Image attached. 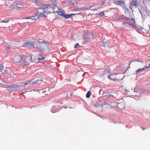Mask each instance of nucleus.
<instances>
[{
    "mask_svg": "<svg viewBox=\"0 0 150 150\" xmlns=\"http://www.w3.org/2000/svg\"><path fill=\"white\" fill-rule=\"evenodd\" d=\"M42 6L37 10V14L40 17H46L50 12L47 9H49V8H52V7L50 4H42Z\"/></svg>",
    "mask_w": 150,
    "mask_h": 150,
    "instance_id": "obj_1",
    "label": "nucleus"
},
{
    "mask_svg": "<svg viewBox=\"0 0 150 150\" xmlns=\"http://www.w3.org/2000/svg\"><path fill=\"white\" fill-rule=\"evenodd\" d=\"M32 56L31 54L28 55H23L22 60L21 62V64L22 65H23L24 64V66L27 64L29 65V64L30 62L35 63L37 61L36 59H32Z\"/></svg>",
    "mask_w": 150,
    "mask_h": 150,
    "instance_id": "obj_2",
    "label": "nucleus"
},
{
    "mask_svg": "<svg viewBox=\"0 0 150 150\" xmlns=\"http://www.w3.org/2000/svg\"><path fill=\"white\" fill-rule=\"evenodd\" d=\"M108 78L113 81H120L125 77L124 73H113L108 76Z\"/></svg>",
    "mask_w": 150,
    "mask_h": 150,
    "instance_id": "obj_3",
    "label": "nucleus"
},
{
    "mask_svg": "<svg viewBox=\"0 0 150 150\" xmlns=\"http://www.w3.org/2000/svg\"><path fill=\"white\" fill-rule=\"evenodd\" d=\"M139 11L141 15L142 18L143 20H145L144 17H145V14H147L149 15L150 14V11L146 6L142 8L141 10L139 9Z\"/></svg>",
    "mask_w": 150,
    "mask_h": 150,
    "instance_id": "obj_4",
    "label": "nucleus"
},
{
    "mask_svg": "<svg viewBox=\"0 0 150 150\" xmlns=\"http://www.w3.org/2000/svg\"><path fill=\"white\" fill-rule=\"evenodd\" d=\"M127 25L132 27H136V24H135V20L133 18H129L126 21Z\"/></svg>",
    "mask_w": 150,
    "mask_h": 150,
    "instance_id": "obj_5",
    "label": "nucleus"
},
{
    "mask_svg": "<svg viewBox=\"0 0 150 150\" xmlns=\"http://www.w3.org/2000/svg\"><path fill=\"white\" fill-rule=\"evenodd\" d=\"M18 88V86L16 84H13L11 87L7 88L10 92H13L17 91Z\"/></svg>",
    "mask_w": 150,
    "mask_h": 150,
    "instance_id": "obj_6",
    "label": "nucleus"
},
{
    "mask_svg": "<svg viewBox=\"0 0 150 150\" xmlns=\"http://www.w3.org/2000/svg\"><path fill=\"white\" fill-rule=\"evenodd\" d=\"M23 55H16L14 57V62L16 63L21 62L22 60Z\"/></svg>",
    "mask_w": 150,
    "mask_h": 150,
    "instance_id": "obj_7",
    "label": "nucleus"
},
{
    "mask_svg": "<svg viewBox=\"0 0 150 150\" xmlns=\"http://www.w3.org/2000/svg\"><path fill=\"white\" fill-rule=\"evenodd\" d=\"M25 45L28 47H34V42L31 41H28L25 43Z\"/></svg>",
    "mask_w": 150,
    "mask_h": 150,
    "instance_id": "obj_8",
    "label": "nucleus"
},
{
    "mask_svg": "<svg viewBox=\"0 0 150 150\" xmlns=\"http://www.w3.org/2000/svg\"><path fill=\"white\" fill-rule=\"evenodd\" d=\"M4 67L3 65L2 64H0V72L2 73L7 74L8 73V71L5 69L4 70Z\"/></svg>",
    "mask_w": 150,
    "mask_h": 150,
    "instance_id": "obj_9",
    "label": "nucleus"
},
{
    "mask_svg": "<svg viewBox=\"0 0 150 150\" xmlns=\"http://www.w3.org/2000/svg\"><path fill=\"white\" fill-rule=\"evenodd\" d=\"M117 107L120 109H123L125 107L124 104L123 103H118L117 105Z\"/></svg>",
    "mask_w": 150,
    "mask_h": 150,
    "instance_id": "obj_10",
    "label": "nucleus"
},
{
    "mask_svg": "<svg viewBox=\"0 0 150 150\" xmlns=\"http://www.w3.org/2000/svg\"><path fill=\"white\" fill-rule=\"evenodd\" d=\"M137 0H132L130 1V5L136 7L137 6Z\"/></svg>",
    "mask_w": 150,
    "mask_h": 150,
    "instance_id": "obj_11",
    "label": "nucleus"
},
{
    "mask_svg": "<svg viewBox=\"0 0 150 150\" xmlns=\"http://www.w3.org/2000/svg\"><path fill=\"white\" fill-rule=\"evenodd\" d=\"M149 66H148L145 65V67L141 69H139L138 70H137L136 71V74H137L139 72H140L143 70H144L145 68L150 67V64H149Z\"/></svg>",
    "mask_w": 150,
    "mask_h": 150,
    "instance_id": "obj_12",
    "label": "nucleus"
},
{
    "mask_svg": "<svg viewBox=\"0 0 150 150\" xmlns=\"http://www.w3.org/2000/svg\"><path fill=\"white\" fill-rule=\"evenodd\" d=\"M39 17H39L38 16L36 15L35 16H32L30 18H25L27 19H30L31 20L35 21L37 20Z\"/></svg>",
    "mask_w": 150,
    "mask_h": 150,
    "instance_id": "obj_13",
    "label": "nucleus"
},
{
    "mask_svg": "<svg viewBox=\"0 0 150 150\" xmlns=\"http://www.w3.org/2000/svg\"><path fill=\"white\" fill-rule=\"evenodd\" d=\"M59 10L58 12V14L60 16L64 17L65 13L64 12V11H62L61 9H59Z\"/></svg>",
    "mask_w": 150,
    "mask_h": 150,
    "instance_id": "obj_14",
    "label": "nucleus"
},
{
    "mask_svg": "<svg viewBox=\"0 0 150 150\" xmlns=\"http://www.w3.org/2000/svg\"><path fill=\"white\" fill-rule=\"evenodd\" d=\"M38 41L39 43H43L44 44H46L47 46L49 44L48 42H47L45 41H43L41 39H39Z\"/></svg>",
    "mask_w": 150,
    "mask_h": 150,
    "instance_id": "obj_15",
    "label": "nucleus"
},
{
    "mask_svg": "<svg viewBox=\"0 0 150 150\" xmlns=\"http://www.w3.org/2000/svg\"><path fill=\"white\" fill-rule=\"evenodd\" d=\"M76 14L72 13L70 14L66 15V14H65L64 17L68 19L70 18L72 15H75Z\"/></svg>",
    "mask_w": 150,
    "mask_h": 150,
    "instance_id": "obj_16",
    "label": "nucleus"
},
{
    "mask_svg": "<svg viewBox=\"0 0 150 150\" xmlns=\"http://www.w3.org/2000/svg\"><path fill=\"white\" fill-rule=\"evenodd\" d=\"M38 61L40 60H43L45 59V57H43L40 54H39L38 55Z\"/></svg>",
    "mask_w": 150,
    "mask_h": 150,
    "instance_id": "obj_17",
    "label": "nucleus"
},
{
    "mask_svg": "<svg viewBox=\"0 0 150 150\" xmlns=\"http://www.w3.org/2000/svg\"><path fill=\"white\" fill-rule=\"evenodd\" d=\"M32 82V80H30L28 81H27L25 83H23V84H22V86H25L28 84L31 83Z\"/></svg>",
    "mask_w": 150,
    "mask_h": 150,
    "instance_id": "obj_18",
    "label": "nucleus"
},
{
    "mask_svg": "<svg viewBox=\"0 0 150 150\" xmlns=\"http://www.w3.org/2000/svg\"><path fill=\"white\" fill-rule=\"evenodd\" d=\"M117 5H120V6H121L122 7V6H123L124 5H125L124 2H123L121 1L117 2Z\"/></svg>",
    "mask_w": 150,
    "mask_h": 150,
    "instance_id": "obj_19",
    "label": "nucleus"
},
{
    "mask_svg": "<svg viewBox=\"0 0 150 150\" xmlns=\"http://www.w3.org/2000/svg\"><path fill=\"white\" fill-rule=\"evenodd\" d=\"M73 93L71 92H69L67 94V97L69 98L71 97L73 94Z\"/></svg>",
    "mask_w": 150,
    "mask_h": 150,
    "instance_id": "obj_20",
    "label": "nucleus"
},
{
    "mask_svg": "<svg viewBox=\"0 0 150 150\" xmlns=\"http://www.w3.org/2000/svg\"><path fill=\"white\" fill-rule=\"evenodd\" d=\"M35 2L36 4L40 6V7L42 6V4H44L41 3L40 1H35Z\"/></svg>",
    "mask_w": 150,
    "mask_h": 150,
    "instance_id": "obj_21",
    "label": "nucleus"
},
{
    "mask_svg": "<svg viewBox=\"0 0 150 150\" xmlns=\"http://www.w3.org/2000/svg\"><path fill=\"white\" fill-rule=\"evenodd\" d=\"M91 92L90 91H88V92H87L86 94V97L87 98H89L91 95Z\"/></svg>",
    "mask_w": 150,
    "mask_h": 150,
    "instance_id": "obj_22",
    "label": "nucleus"
},
{
    "mask_svg": "<svg viewBox=\"0 0 150 150\" xmlns=\"http://www.w3.org/2000/svg\"><path fill=\"white\" fill-rule=\"evenodd\" d=\"M138 93H141L143 92L144 91V90L142 88H138Z\"/></svg>",
    "mask_w": 150,
    "mask_h": 150,
    "instance_id": "obj_23",
    "label": "nucleus"
},
{
    "mask_svg": "<svg viewBox=\"0 0 150 150\" xmlns=\"http://www.w3.org/2000/svg\"><path fill=\"white\" fill-rule=\"evenodd\" d=\"M128 19V18H127L125 17H122L121 18H119L120 20H126L127 21Z\"/></svg>",
    "mask_w": 150,
    "mask_h": 150,
    "instance_id": "obj_24",
    "label": "nucleus"
},
{
    "mask_svg": "<svg viewBox=\"0 0 150 150\" xmlns=\"http://www.w3.org/2000/svg\"><path fill=\"white\" fill-rule=\"evenodd\" d=\"M81 8H79V7H76V8H74L73 9V11H80V9Z\"/></svg>",
    "mask_w": 150,
    "mask_h": 150,
    "instance_id": "obj_25",
    "label": "nucleus"
},
{
    "mask_svg": "<svg viewBox=\"0 0 150 150\" xmlns=\"http://www.w3.org/2000/svg\"><path fill=\"white\" fill-rule=\"evenodd\" d=\"M80 46L78 43H77L75 45L74 47V48H78L80 47Z\"/></svg>",
    "mask_w": 150,
    "mask_h": 150,
    "instance_id": "obj_26",
    "label": "nucleus"
},
{
    "mask_svg": "<svg viewBox=\"0 0 150 150\" xmlns=\"http://www.w3.org/2000/svg\"><path fill=\"white\" fill-rule=\"evenodd\" d=\"M106 72L105 70L102 71L101 73L100 74V75L101 76H103L105 74Z\"/></svg>",
    "mask_w": 150,
    "mask_h": 150,
    "instance_id": "obj_27",
    "label": "nucleus"
},
{
    "mask_svg": "<svg viewBox=\"0 0 150 150\" xmlns=\"http://www.w3.org/2000/svg\"><path fill=\"white\" fill-rule=\"evenodd\" d=\"M51 111L53 113H54L58 111L55 108H53L51 110Z\"/></svg>",
    "mask_w": 150,
    "mask_h": 150,
    "instance_id": "obj_28",
    "label": "nucleus"
},
{
    "mask_svg": "<svg viewBox=\"0 0 150 150\" xmlns=\"http://www.w3.org/2000/svg\"><path fill=\"white\" fill-rule=\"evenodd\" d=\"M136 27L139 30H142V29H143V28L142 27L139 26L137 25V27L136 26Z\"/></svg>",
    "mask_w": 150,
    "mask_h": 150,
    "instance_id": "obj_29",
    "label": "nucleus"
},
{
    "mask_svg": "<svg viewBox=\"0 0 150 150\" xmlns=\"http://www.w3.org/2000/svg\"><path fill=\"white\" fill-rule=\"evenodd\" d=\"M104 14V13L103 11L99 13L98 14V15L101 16H103Z\"/></svg>",
    "mask_w": 150,
    "mask_h": 150,
    "instance_id": "obj_30",
    "label": "nucleus"
},
{
    "mask_svg": "<svg viewBox=\"0 0 150 150\" xmlns=\"http://www.w3.org/2000/svg\"><path fill=\"white\" fill-rule=\"evenodd\" d=\"M91 7H92V6H88V7L84 6L83 7V8L84 9L88 10V9H90Z\"/></svg>",
    "mask_w": 150,
    "mask_h": 150,
    "instance_id": "obj_31",
    "label": "nucleus"
},
{
    "mask_svg": "<svg viewBox=\"0 0 150 150\" xmlns=\"http://www.w3.org/2000/svg\"><path fill=\"white\" fill-rule=\"evenodd\" d=\"M112 1L113 3H115L116 4L117 2L120 1L119 0H112Z\"/></svg>",
    "mask_w": 150,
    "mask_h": 150,
    "instance_id": "obj_32",
    "label": "nucleus"
},
{
    "mask_svg": "<svg viewBox=\"0 0 150 150\" xmlns=\"http://www.w3.org/2000/svg\"><path fill=\"white\" fill-rule=\"evenodd\" d=\"M138 88H134V92L136 93H138Z\"/></svg>",
    "mask_w": 150,
    "mask_h": 150,
    "instance_id": "obj_33",
    "label": "nucleus"
},
{
    "mask_svg": "<svg viewBox=\"0 0 150 150\" xmlns=\"http://www.w3.org/2000/svg\"><path fill=\"white\" fill-rule=\"evenodd\" d=\"M52 7V8H52V9H53V8H54V7H56L57 6V5L55 4H53L52 5H52H51Z\"/></svg>",
    "mask_w": 150,
    "mask_h": 150,
    "instance_id": "obj_34",
    "label": "nucleus"
},
{
    "mask_svg": "<svg viewBox=\"0 0 150 150\" xmlns=\"http://www.w3.org/2000/svg\"><path fill=\"white\" fill-rule=\"evenodd\" d=\"M37 80L38 81V82H39L40 81H42L43 79L42 78H38Z\"/></svg>",
    "mask_w": 150,
    "mask_h": 150,
    "instance_id": "obj_35",
    "label": "nucleus"
},
{
    "mask_svg": "<svg viewBox=\"0 0 150 150\" xmlns=\"http://www.w3.org/2000/svg\"><path fill=\"white\" fill-rule=\"evenodd\" d=\"M72 5H73V6H76L78 4L77 2H76L75 3H72Z\"/></svg>",
    "mask_w": 150,
    "mask_h": 150,
    "instance_id": "obj_36",
    "label": "nucleus"
},
{
    "mask_svg": "<svg viewBox=\"0 0 150 150\" xmlns=\"http://www.w3.org/2000/svg\"><path fill=\"white\" fill-rule=\"evenodd\" d=\"M11 47H10L9 46H7L6 47V50H11Z\"/></svg>",
    "mask_w": 150,
    "mask_h": 150,
    "instance_id": "obj_37",
    "label": "nucleus"
},
{
    "mask_svg": "<svg viewBox=\"0 0 150 150\" xmlns=\"http://www.w3.org/2000/svg\"><path fill=\"white\" fill-rule=\"evenodd\" d=\"M127 24V22H126L123 23L122 25L125 27L126 26V25Z\"/></svg>",
    "mask_w": 150,
    "mask_h": 150,
    "instance_id": "obj_38",
    "label": "nucleus"
},
{
    "mask_svg": "<svg viewBox=\"0 0 150 150\" xmlns=\"http://www.w3.org/2000/svg\"><path fill=\"white\" fill-rule=\"evenodd\" d=\"M9 20H8V21H6L5 20H3V21H1V23H7L8 22H9Z\"/></svg>",
    "mask_w": 150,
    "mask_h": 150,
    "instance_id": "obj_39",
    "label": "nucleus"
},
{
    "mask_svg": "<svg viewBox=\"0 0 150 150\" xmlns=\"http://www.w3.org/2000/svg\"><path fill=\"white\" fill-rule=\"evenodd\" d=\"M105 1H103L101 3L99 4L100 6H101L103 4H104L105 3Z\"/></svg>",
    "mask_w": 150,
    "mask_h": 150,
    "instance_id": "obj_40",
    "label": "nucleus"
},
{
    "mask_svg": "<svg viewBox=\"0 0 150 150\" xmlns=\"http://www.w3.org/2000/svg\"><path fill=\"white\" fill-rule=\"evenodd\" d=\"M133 6H132V5H130L129 6V8L131 10H132V9H133V7H132Z\"/></svg>",
    "mask_w": 150,
    "mask_h": 150,
    "instance_id": "obj_41",
    "label": "nucleus"
},
{
    "mask_svg": "<svg viewBox=\"0 0 150 150\" xmlns=\"http://www.w3.org/2000/svg\"><path fill=\"white\" fill-rule=\"evenodd\" d=\"M7 86H8L9 87H12V86H13V85H12L11 84H7Z\"/></svg>",
    "mask_w": 150,
    "mask_h": 150,
    "instance_id": "obj_42",
    "label": "nucleus"
},
{
    "mask_svg": "<svg viewBox=\"0 0 150 150\" xmlns=\"http://www.w3.org/2000/svg\"><path fill=\"white\" fill-rule=\"evenodd\" d=\"M31 84H32V85H35V84H36L35 81H33V80H32V82L31 83Z\"/></svg>",
    "mask_w": 150,
    "mask_h": 150,
    "instance_id": "obj_43",
    "label": "nucleus"
},
{
    "mask_svg": "<svg viewBox=\"0 0 150 150\" xmlns=\"http://www.w3.org/2000/svg\"><path fill=\"white\" fill-rule=\"evenodd\" d=\"M113 96L112 95H111L110 94H107V97L108 98L110 96Z\"/></svg>",
    "mask_w": 150,
    "mask_h": 150,
    "instance_id": "obj_44",
    "label": "nucleus"
},
{
    "mask_svg": "<svg viewBox=\"0 0 150 150\" xmlns=\"http://www.w3.org/2000/svg\"><path fill=\"white\" fill-rule=\"evenodd\" d=\"M122 7L124 9L126 8V6L125 5H124L123 6H122Z\"/></svg>",
    "mask_w": 150,
    "mask_h": 150,
    "instance_id": "obj_45",
    "label": "nucleus"
},
{
    "mask_svg": "<svg viewBox=\"0 0 150 150\" xmlns=\"http://www.w3.org/2000/svg\"><path fill=\"white\" fill-rule=\"evenodd\" d=\"M125 10H126L127 11H129V9L128 8L126 7V8H125L124 9Z\"/></svg>",
    "mask_w": 150,
    "mask_h": 150,
    "instance_id": "obj_46",
    "label": "nucleus"
},
{
    "mask_svg": "<svg viewBox=\"0 0 150 150\" xmlns=\"http://www.w3.org/2000/svg\"><path fill=\"white\" fill-rule=\"evenodd\" d=\"M127 91H128V90H127L126 89H125V92H126V93L125 94V95H127Z\"/></svg>",
    "mask_w": 150,
    "mask_h": 150,
    "instance_id": "obj_47",
    "label": "nucleus"
},
{
    "mask_svg": "<svg viewBox=\"0 0 150 150\" xmlns=\"http://www.w3.org/2000/svg\"><path fill=\"white\" fill-rule=\"evenodd\" d=\"M38 81H37V80H36V81H35V83L36 84H37L38 83H39V82H38Z\"/></svg>",
    "mask_w": 150,
    "mask_h": 150,
    "instance_id": "obj_48",
    "label": "nucleus"
},
{
    "mask_svg": "<svg viewBox=\"0 0 150 150\" xmlns=\"http://www.w3.org/2000/svg\"><path fill=\"white\" fill-rule=\"evenodd\" d=\"M135 61V60H132V61H131L130 62H129V64L130 63L132 62Z\"/></svg>",
    "mask_w": 150,
    "mask_h": 150,
    "instance_id": "obj_49",
    "label": "nucleus"
},
{
    "mask_svg": "<svg viewBox=\"0 0 150 150\" xmlns=\"http://www.w3.org/2000/svg\"><path fill=\"white\" fill-rule=\"evenodd\" d=\"M104 105H107L108 103L106 102H105L104 103Z\"/></svg>",
    "mask_w": 150,
    "mask_h": 150,
    "instance_id": "obj_50",
    "label": "nucleus"
},
{
    "mask_svg": "<svg viewBox=\"0 0 150 150\" xmlns=\"http://www.w3.org/2000/svg\"><path fill=\"white\" fill-rule=\"evenodd\" d=\"M107 71H108V73H110V71H107Z\"/></svg>",
    "mask_w": 150,
    "mask_h": 150,
    "instance_id": "obj_51",
    "label": "nucleus"
},
{
    "mask_svg": "<svg viewBox=\"0 0 150 150\" xmlns=\"http://www.w3.org/2000/svg\"><path fill=\"white\" fill-rule=\"evenodd\" d=\"M114 77H115V76H112V78H114Z\"/></svg>",
    "mask_w": 150,
    "mask_h": 150,
    "instance_id": "obj_52",
    "label": "nucleus"
},
{
    "mask_svg": "<svg viewBox=\"0 0 150 150\" xmlns=\"http://www.w3.org/2000/svg\"><path fill=\"white\" fill-rule=\"evenodd\" d=\"M149 36H150V35H149Z\"/></svg>",
    "mask_w": 150,
    "mask_h": 150,
    "instance_id": "obj_53",
    "label": "nucleus"
}]
</instances>
